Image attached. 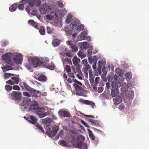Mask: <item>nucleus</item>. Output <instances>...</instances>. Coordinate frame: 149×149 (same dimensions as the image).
<instances>
[{"label": "nucleus", "instance_id": "1", "mask_svg": "<svg viewBox=\"0 0 149 149\" xmlns=\"http://www.w3.org/2000/svg\"><path fill=\"white\" fill-rule=\"evenodd\" d=\"M59 130V127L55 125L53 127L51 125H48L46 127V132L50 137H52L56 135Z\"/></svg>", "mask_w": 149, "mask_h": 149}, {"label": "nucleus", "instance_id": "2", "mask_svg": "<svg viewBox=\"0 0 149 149\" xmlns=\"http://www.w3.org/2000/svg\"><path fill=\"white\" fill-rule=\"evenodd\" d=\"M21 95L22 94L21 92L15 91H13L9 94L10 97L12 100L17 102H19L21 99Z\"/></svg>", "mask_w": 149, "mask_h": 149}, {"label": "nucleus", "instance_id": "3", "mask_svg": "<svg viewBox=\"0 0 149 149\" xmlns=\"http://www.w3.org/2000/svg\"><path fill=\"white\" fill-rule=\"evenodd\" d=\"M73 86L76 91L77 95L85 96L84 93L85 90L82 87V86H79L76 84H74Z\"/></svg>", "mask_w": 149, "mask_h": 149}, {"label": "nucleus", "instance_id": "4", "mask_svg": "<svg viewBox=\"0 0 149 149\" xmlns=\"http://www.w3.org/2000/svg\"><path fill=\"white\" fill-rule=\"evenodd\" d=\"M45 109L44 107L40 108L38 110L35 111L36 113L39 118H43L49 114V112H45Z\"/></svg>", "mask_w": 149, "mask_h": 149}, {"label": "nucleus", "instance_id": "5", "mask_svg": "<svg viewBox=\"0 0 149 149\" xmlns=\"http://www.w3.org/2000/svg\"><path fill=\"white\" fill-rule=\"evenodd\" d=\"M3 59L8 64L11 65H13V63L11 61V57L10 53H6L4 54L3 56Z\"/></svg>", "mask_w": 149, "mask_h": 149}, {"label": "nucleus", "instance_id": "6", "mask_svg": "<svg viewBox=\"0 0 149 149\" xmlns=\"http://www.w3.org/2000/svg\"><path fill=\"white\" fill-rule=\"evenodd\" d=\"M29 62L35 67L39 66L41 64L39 59L37 58H31L29 60Z\"/></svg>", "mask_w": 149, "mask_h": 149}, {"label": "nucleus", "instance_id": "7", "mask_svg": "<svg viewBox=\"0 0 149 149\" xmlns=\"http://www.w3.org/2000/svg\"><path fill=\"white\" fill-rule=\"evenodd\" d=\"M28 3L31 7H35V5L39 6L40 4V0H29Z\"/></svg>", "mask_w": 149, "mask_h": 149}, {"label": "nucleus", "instance_id": "8", "mask_svg": "<svg viewBox=\"0 0 149 149\" xmlns=\"http://www.w3.org/2000/svg\"><path fill=\"white\" fill-rule=\"evenodd\" d=\"M59 115L63 117L70 118V113L68 111L63 110H60L58 112Z\"/></svg>", "mask_w": 149, "mask_h": 149}, {"label": "nucleus", "instance_id": "9", "mask_svg": "<svg viewBox=\"0 0 149 149\" xmlns=\"http://www.w3.org/2000/svg\"><path fill=\"white\" fill-rule=\"evenodd\" d=\"M30 92H31V97L35 98H37L41 94V93L39 91L35 90L33 88L32 89V90H31Z\"/></svg>", "mask_w": 149, "mask_h": 149}, {"label": "nucleus", "instance_id": "10", "mask_svg": "<svg viewBox=\"0 0 149 149\" xmlns=\"http://www.w3.org/2000/svg\"><path fill=\"white\" fill-rule=\"evenodd\" d=\"M31 100L29 98H25L24 99L22 102L21 104V106L24 107L25 109L28 106L31 102Z\"/></svg>", "mask_w": 149, "mask_h": 149}, {"label": "nucleus", "instance_id": "11", "mask_svg": "<svg viewBox=\"0 0 149 149\" xmlns=\"http://www.w3.org/2000/svg\"><path fill=\"white\" fill-rule=\"evenodd\" d=\"M79 100L80 102L84 104L91 105L92 108H94V106H95V104L92 101L88 100H84L81 99H80Z\"/></svg>", "mask_w": 149, "mask_h": 149}, {"label": "nucleus", "instance_id": "12", "mask_svg": "<svg viewBox=\"0 0 149 149\" xmlns=\"http://www.w3.org/2000/svg\"><path fill=\"white\" fill-rule=\"evenodd\" d=\"M91 68V66L88 65L84 67L83 68L82 71L84 72L85 77L87 79L88 78V70Z\"/></svg>", "mask_w": 149, "mask_h": 149}, {"label": "nucleus", "instance_id": "13", "mask_svg": "<svg viewBox=\"0 0 149 149\" xmlns=\"http://www.w3.org/2000/svg\"><path fill=\"white\" fill-rule=\"evenodd\" d=\"M88 73L89 76V80L91 85H93L94 83V75L93 74L92 70H89Z\"/></svg>", "mask_w": 149, "mask_h": 149}, {"label": "nucleus", "instance_id": "14", "mask_svg": "<svg viewBox=\"0 0 149 149\" xmlns=\"http://www.w3.org/2000/svg\"><path fill=\"white\" fill-rule=\"evenodd\" d=\"M28 23L31 25L33 27L36 29H39L40 26L38 23L35 22L33 20H29L28 21Z\"/></svg>", "mask_w": 149, "mask_h": 149}, {"label": "nucleus", "instance_id": "15", "mask_svg": "<svg viewBox=\"0 0 149 149\" xmlns=\"http://www.w3.org/2000/svg\"><path fill=\"white\" fill-rule=\"evenodd\" d=\"M40 108L38 104H36L31 105L29 107V109L30 111L35 110L36 111L38 110Z\"/></svg>", "mask_w": 149, "mask_h": 149}, {"label": "nucleus", "instance_id": "16", "mask_svg": "<svg viewBox=\"0 0 149 149\" xmlns=\"http://www.w3.org/2000/svg\"><path fill=\"white\" fill-rule=\"evenodd\" d=\"M134 93L132 90H130L128 92L127 97L129 100H132L134 98Z\"/></svg>", "mask_w": 149, "mask_h": 149}, {"label": "nucleus", "instance_id": "17", "mask_svg": "<svg viewBox=\"0 0 149 149\" xmlns=\"http://www.w3.org/2000/svg\"><path fill=\"white\" fill-rule=\"evenodd\" d=\"M38 79L41 82H45L47 80V78L45 75H41L38 77Z\"/></svg>", "mask_w": 149, "mask_h": 149}, {"label": "nucleus", "instance_id": "18", "mask_svg": "<svg viewBox=\"0 0 149 149\" xmlns=\"http://www.w3.org/2000/svg\"><path fill=\"white\" fill-rule=\"evenodd\" d=\"M86 34L85 31L82 32L81 34L78 37V40L81 41L84 40Z\"/></svg>", "mask_w": 149, "mask_h": 149}, {"label": "nucleus", "instance_id": "19", "mask_svg": "<svg viewBox=\"0 0 149 149\" xmlns=\"http://www.w3.org/2000/svg\"><path fill=\"white\" fill-rule=\"evenodd\" d=\"M114 103L116 104H118L121 102L122 99L120 96H118L114 98L113 99Z\"/></svg>", "mask_w": 149, "mask_h": 149}, {"label": "nucleus", "instance_id": "20", "mask_svg": "<svg viewBox=\"0 0 149 149\" xmlns=\"http://www.w3.org/2000/svg\"><path fill=\"white\" fill-rule=\"evenodd\" d=\"M29 122L33 124H36L37 121V119L33 116H30L28 120Z\"/></svg>", "mask_w": 149, "mask_h": 149}, {"label": "nucleus", "instance_id": "21", "mask_svg": "<svg viewBox=\"0 0 149 149\" xmlns=\"http://www.w3.org/2000/svg\"><path fill=\"white\" fill-rule=\"evenodd\" d=\"M52 119L50 118H46L42 120L43 123L46 124H49L52 121Z\"/></svg>", "mask_w": 149, "mask_h": 149}, {"label": "nucleus", "instance_id": "22", "mask_svg": "<svg viewBox=\"0 0 149 149\" xmlns=\"http://www.w3.org/2000/svg\"><path fill=\"white\" fill-rule=\"evenodd\" d=\"M22 57L20 56L19 57L17 56L15 57L14 58V61L15 63L16 64H21L22 62Z\"/></svg>", "mask_w": 149, "mask_h": 149}, {"label": "nucleus", "instance_id": "23", "mask_svg": "<svg viewBox=\"0 0 149 149\" xmlns=\"http://www.w3.org/2000/svg\"><path fill=\"white\" fill-rule=\"evenodd\" d=\"M119 93V91L118 89H112L111 92V96L113 97L117 96Z\"/></svg>", "mask_w": 149, "mask_h": 149}, {"label": "nucleus", "instance_id": "24", "mask_svg": "<svg viewBox=\"0 0 149 149\" xmlns=\"http://www.w3.org/2000/svg\"><path fill=\"white\" fill-rule=\"evenodd\" d=\"M76 71L79 73L77 74L76 75L77 77L80 79H82V77L83 76V74L81 71L80 69L79 68L76 69Z\"/></svg>", "mask_w": 149, "mask_h": 149}, {"label": "nucleus", "instance_id": "25", "mask_svg": "<svg viewBox=\"0 0 149 149\" xmlns=\"http://www.w3.org/2000/svg\"><path fill=\"white\" fill-rule=\"evenodd\" d=\"M73 64L75 66L77 65L78 63L80 62V60L77 56H74L72 59Z\"/></svg>", "mask_w": 149, "mask_h": 149}, {"label": "nucleus", "instance_id": "26", "mask_svg": "<svg viewBox=\"0 0 149 149\" xmlns=\"http://www.w3.org/2000/svg\"><path fill=\"white\" fill-rule=\"evenodd\" d=\"M89 136L90 138L93 140H95L96 138L94 136L92 132L89 129H88Z\"/></svg>", "mask_w": 149, "mask_h": 149}, {"label": "nucleus", "instance_id": "27", "mask_svg": "<svg viewBox=\"0 0 149 149\" xmlns=\"http://www.w3.org/2000/svg\"><path fill=\"white\" fill-rule=\"evenodd\" d=\"M39 32L40 34L42 35H44L45 34V29L42 26H40L39 27Z\"/></svg>", "mask_w": 149, "mask_h": 149}, {"label": "nucleus", "instance_id": "28", "mask_svg": "<svg viewBox=\"0 0 149 149\" xmlns=\"http://www.w3.org/2000/svg\"><path fill=\"white\" fill-rule=\"evenodd\" d=\"M17 7V4L15 3L10 6L9 10L11 12L15 11Z\"/></svg>", "mask_w": 149, "mask_h": 149}, {"label": "nucleus", "instance_id": "29", "mask_svg": "<svg viewBox=\"0 0 149 149\" xmlns=\"http://www.w3.org/2000/svg\"><path fill=\"white\" fill-rule=\"evenodd\" d=\"M58 144L63 146H67L68 144L65 141L63 140H60L58 142Z\"/></svg>", "mask_w": 149, "mask_h": 149}, {"label": "nucleus", "instance_id": "30", "mask_svg": "<svg viewBox=\"0 0 149 149\" xmlns=\"http://www.w3.org/2000/svg\"><path fill=\"white\" fill-rule=\"evenodd\" d=\"M60 43L59 40L58 39H55L52 41V44L54 47H56L58 46Z\"/></svg>", "mask_w": 149, "mask_h": 149}, {"label": "nucleus", "instance_id": "31", "mask_svg": "<svg viewBox=\"0 0 149 149\" xmlns=\"http://www.w3.org/2000/svg\"><path fill=\"white\" fill-rule=\"evenodd\" d=\"M47 8L45 7L44 5L41 7L40 11L41 13L43 14H46V13L47 12Z\"/></svg>", "mask_w": 149, "mask_h": 149}, {"label": "nucleus", "instance_id": "32", "mask_svg": "<svg viewBox=\"0 0 149 149\" xmlns=\"http://www.w3.org/2000/svg\"><path fill=\"white\" fill-rule=\"evenodd\" d=\"M63 62L64 64H69L72 65L71 59L68 58L64 59L63 60Z\"/></svg>", "mask_w": 149, "mask_h": 149}, {"label": "nucleus", "instance_id": "33", "mask_svg": "<svg viewBox=\"0 0 149 149\" xmlns=\"http://www.w3.org/2000/svg\"><path fill=\"white\" fill-rule=\"evenodd\" d=\"M11 79L13 81V82L15 84H17L19 82V79L18 78L16 77H13L11 78Z\"/></svg>", "mask_w": 149, "mask_h": 149}, {"label": "nucleus", "instance_id": "34", "mask_svg": "<svg viewBox=\"0 0 149 149\" xmlns=\"http://www.w3.org/2000/svg\"><path fill=\"white\" fill-rule=\"evenodd\" d=\"M15 75L14 74L5 73H4V78L5 79H6L8 78L11 77V76Z\"/></svg>", "mask_w": 149, "mask_h": 149}, {"label": "nucleus", "instance_id": "35", "mask_svg": "<svg viewBox=\"0 0 149 149\" xmlns=\"http://www.w3.org/2000/svg\"><path fill=\"white\" fill-rule=\"evenodd\" d=\"M31 10L32 15H36L37 14V10L36 8H35V6L34 7H31Z\"/></svg>", "mask_w": 149, "mask_h": 149}, {"label": "nucleus", "instance_id": "36", "mask_svg": "<svg viewBox=\"0 0 149 149\" xmlns=\"http://www.w3.org/2000/svg\"><path fill=\"white\" fill-rule=\"evenodd\" d=\"M82 45L83 46L84 48L85 49H87L89 47V44L87 42H83Z\"/></svg>", "mask_w": 149, "mask_h": 149}, {"label": "nucleus", "instance_id": "37", "mask_svg": "<svg viewBox=\"0 0 149 149\" xmlns=\"http://www.w3.org/2000/svg\"><path fill=\"white\" fill-rule=\"evenodd\" d=\"M5 89L7 91L9 92L12 90L13 88L12 86L9 85H6L5 86Z\"/></svg>", "mask_w": 149, "mask_h": 149}, {"label": "nucleus", "instance_id": "38", "mask_svg": "<svg viewBox=\"0 0 149 149\" xmlns=\"http://www.w3.org/2000/svg\"><path fill=\"white\" fill-rule=\"evenodd\" d=\"M35 126L37 127V129H39L40 131L43 132H44V131L42 126L39 125L38 124H36L35 125Z\"/></svg>", "mask_w": 149, "mask_h": 149}, {"label": "nucleus", "instance_id": "39", "mask_svg": "<svg viewBox=\"0 0 149 149\" xmlns=\"http://www.w3.org/2000/svg\"><path fill=\"white\" fill-rule=\"evenodd\" d=\"M72 25V26H73L72 29H75L76 28H77L78 25H79V23L77 22H74L73 23H72L70 24V25Z\"/></svg>", "mask_w": 149, "mask_h": 149}, {"label": "nucleus", "instance_id": "40", "mask_svg": "<svg viewBox=\"0 0 149 149\" xmlns=\"http://www.w3.org/2000/svg\"><path fill=\"white\" fill-rule=\"evenodd\" d=\"M47 31L49 34H51L53 32L54 29L49 26H47Z\"/></svg>", "mask_w": 149, "mask_h": 149}, {"label": "nucleus", "instance_id": "41", "mask_svg": "<svg viewBox=\"0 0 149 149\" xmlns=\"http://www.w3.org/2000/svg\"><path fill=\"white\" fill-rule=\"evenodd\" d=\"M26 90L27 91H30L31 90H32L33 88L30 87L26 83L25 84L24 87Z\"/></svg>", "mask_w": 149, "mask_h": 149}, {"label": "nucleus", "instance_id": "42", "mask_svg": "<svg viewBox=\"0 0 149 149\" xmlns=\"http://www.w3.org/2000/svg\"><path fill=\"white\" fill-rule=\"evenodd\" d=\"M127 79H130L132 77V74L130 72H127L125 75Z\"/></svg>", "mask_w": 149, "mask_h": 149}, {"label": "nucleus", "instance_id": "43", "mask_svg": "<svg viewBox=\"0 0 149 149\" xmlns=\"http://www.w3.org/2000/svg\"><path fill=\"white\" fill-rule=\"evenodd\" d=\"M10 67L9 66H4L3 67H2L1 68L3 69V72H6L7 71H8L10 70L9 68Z\"/></svg>", "mask_w": 149, "mask_h": 149}, {"label": "nucleus", "instance_id": "44", "mask_svg": "<svg viewBox=\"0 0 149 149\" xmlns=\"http://www.w3.org/2000/svg\"><path fill=\"white\" fill-rule=\"evenodd\" d=\"M113 89H118V86L117 84L115 82H112V84L111 85Z\"/></svg>", "mask_w": 149, "mask_h": 149}, {"label": "nucleus", "instance_id": "45", "mask_svg": "<svg viewBox=\"0 0 149 149\" xmlns=\"http://www.w3.org/2000/svg\"><path fill=\"white\" fill-rule=\"evenodd\" d=\"M65 70L67 72H70L71 71V69L70 67L68 65H65Z\"/></svg>", "mask_w": 149, "mask_h": 149}, {"label": "nucleus", "instance_id": "46", "mask_svg": "<svg viewBox=\"0 0 149 149\" xmlns=\"http://www.w3.org/2000/svg\"><path fill=\"white\" fill-rule=\"evenodd\" d=\"M71 19L72 17L70 16H68L65 20L66 23L67 24L70 23L71 21Z\"/></svg>", "mask_w": 149, "mask_h": 149}, {"label": "nucleus", "instance_id": "47", "mask_svg": "<svg viewBox=\"0 0 149 149\" xmlns=\"http://www.w3.org/2000/svg\"><path fill=\"white\" fill-rule=\"evenodd\" d=\"M71 47L73 52H76L78 50V47L77 46L75 45L71 46Z\"/></svg>", "mask_w": 149, "mask_h": 149}, {"label": "nucleus", "instance_id": "48", "mask_svg": "<svg viewBox=\"0 0 149 149\" xmlns=\"http://www.w3.org/2000/svg\"><path fill=\"white\" fill-rule=\"evenodd\" d=\"M89 122H90L93 125H96V124L97 123V122L95 120L90 119L89 120Z\"/></svg>", "mask_w": 149, "mask_h": 149}, {"label": "nucleus", "instance_id": "49", "mask_svg": "<svg viewBox=\"0 0 149 149\" xmlns=\"http://www.w3.org/2000/svg\"><path fill=\"white\" fill-rule=\"evenodd\" d=\"M77 28L78 31H80L83 29L84 27L83 25L81 24L79 25L78 26Z\"/></svg>", "mask_w": 149, "mask_h": 149}, {"label": "nucleus", "instance_id": "50", "mask_svg": "<svg viewBox=\"0 0 149 149\" xmlns=\"http://www.w3.org/2000/svg\"><path fill=\"white\" fill-rule=\"evenodd\" d=\"M82 64L84 66L89 65L88 64L87 61L86 59H85L82 61Z\"/></svg>", "mask_w": 149, "mask_h": 149}, {"label": "nucleus", "instance_id": "51", "mask_svg": "<svg viewBox=\"0 0 149 149\" xmlns=\"http://www.w3.org/2000/svg\"><path fill=\"white\" fill-rule=\"evenodd\" d=\"M8 43V41H3L1 42V45L2 47H5Z\"/></svg>", "mask_w": 149, "mask_h": 149}, {"label": "nucleus", "instance_id": "52", "mask_svg": "<svg viewBox=\"0 0 149 149\" xmlns=\"http://www.w3.org/2000/svg\"><path fill=\"white\" fill-rule=\"evenodd\" d=\"M23 95L24 96L28 97H31V93H30L26 92H24L23 93Z\"/></svg>", "mask_w": 149, "mask_h": 149}, {"label": "nucleus", "instance_id": "53", "mask_svg": "<svg viewBox=\"0 0 149 149\" xmlns=\"http://www.w3.org/2000/svg\"><path fill=\"white\" fill-rule=\"evenodd\" d=\"M12 88L14 90L17 91H20V87L17 85H14L13 86Z\"/></svg>", "mask_w": 149, "mask_h": 149}, {"label": "nucleus", "instance_id": "54", "mask_svg": "<svg viewBox=\"0 0 149 149\" xmlns=\"http://www.w3.org/2000/svg\"><path fill=\"white\" fill-rule=\"evenodd\" d=\"M100 79V78L99 77L95 78V84H94L95 86L97 85L99 83V81Z\"/></svg>", "mask_w": 149, "mask_h": 149}, {"label": "nucleus", "instance_id": "55", "mask_svg": "<svg viewBox=\"0 0 149 149\" xmlns=\"http://www.w3.org/2000/svg\"><path fill=\"white\" fill-rule=\"evenodd\" d=\"M125 105L124 104L122 103L119 106V109L121 110H123L124 108Z\"/></svg>", "mask_w": 149, "mask_h": 149}, {"label": "nucleus", "instance_id": "56", "mask_svg": "<svg viewBox=\"0 0 149 149\" xmlns=\"http://www.w3.org/2000/svg\"><path fill=\"white\" fill-rule=\"evenodd\" d=\"M6 83L11 85H13L15 84L13 81L11 80H9L6 81Z\"/></svg>", "mask_w": 149, "mask_h": 149}, {"label": "nucleus", "instance_id": "57", "mask_svg": "<svg viewBox=\"0 0 149 149\" xmlns=\"http://www.w3.org/2000/svg\"><path fill=\"white\" fill-rule=\"evenodd\" d=\"M74 81L77 85H79L81 86H82V84L79 81H78L76 79H73Z\"/></svg>", "mask_w": 149, "mask_h": 149}, {"label": "nucleus", "instance_id": "58", "mask_svg": "<svg viewBox=\"0 0 149 149\" xmlns=\"http://www.w3.org/2000/svg\"><path fill=\"white\" fill-rule=\"evenodd\" d=\"M24 6L22 4H19L18 6V8L20 10H22L24 8Z\"/></svg>", "mask_w": 149, "mask_h": 149}, {"label": "nucleus", "instance_id": "59", "mask_svg": "<svg viewBox=\"0 0 149 149\" xmlns=\"http://www.w3.org/2000/svg\"><path fill=\"white\" fill-rule=\"evenodd\" d=\"M68 77H70L73 79L75 78L74 74L72 72L69 73L68 74Z\"/></svg>", "mask_w": 149, "mask_h": 149}, {"label": "nucleus", "instance_id": "60", "mask_svg": "<svg viewBox=\"0 0 149 149\" xmlns=\"http://www.w3.org/2000/svg\"><path fill=\"white\" fill-rule=\"evenodd\" d=\"M58 6L61 8L63 7L64 6V5L63 4V3L61 1H59L58 2Z\"/></svg>", "mask_w": 149, "mask_h": 149}, {"label": "nucleus", "instance_id": "61", "mask_svg": "<svg viewBox=\"0 0 149 149\" xmlns=\"http://www.w3.org/2000/svg\"><path fill=\"white\" fill-rule=\"evenodd\" d=\"M103 87H99L98 88L97 91L99 93H100L103 91Z\"/></svg>", "mask_w": 149, "mask_h": 149}, {"label": "nucleus", "instance_id": "62", "mask_svg": "<svg viewBox=\"0 0 149 149\" xmlns=\"http://www.w3.org/2000/svg\"><path fill=\"white\" fill-rule=\"evenodd\" d=\"M25 84V82H22V83H20L19 85L21 88H23L24 87Z\"/></svg>", "mask_w": 149, "mask_h": 149}, {"label": "nucleus", "instance_id": "63", "mask_svg": "<svg viewBox=\"0 0 149 149\" xmlns=\"http://www.w3.org/2000/svg\"><path fill=\"white\" fill-rule=\"evenodd\" d=\"M87 54L89 56H91L92 54V51L90 49H88L87 50Z\"/></svg>", "mask_w": 149, "mask_h": 149}, {"label": "nucleus", "instance_id": "64", "mask_svg": "<svg viewBox=\"0 0 149 149\" xmlns=\"http://www.w3.org/2000/svg\"><path fill=\"white\" fill-rule=\"evenodd\" d=\"M88 146L86 144H85L84 146H82L81 149H87Z\"/></svg>", "mask_w": 149, "mask_h": 149}]
</instances>
